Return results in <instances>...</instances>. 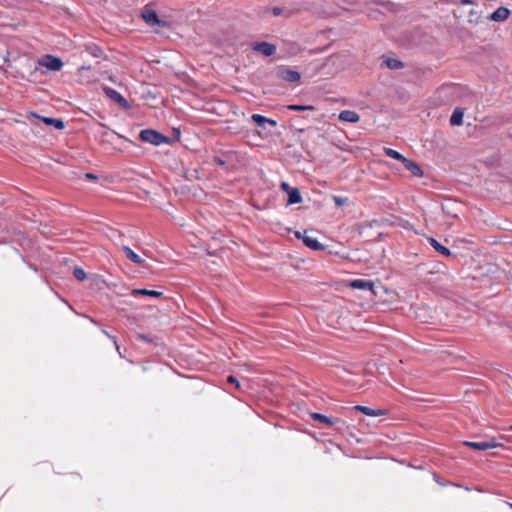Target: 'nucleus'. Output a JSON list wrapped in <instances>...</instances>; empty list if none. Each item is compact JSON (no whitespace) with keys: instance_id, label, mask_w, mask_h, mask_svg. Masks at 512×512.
I'll use <instances>...</instances> for the list:
<instances>
[{"instance_id":"23","label":"nucleus","mask_w":512,"mask_h":512,"mask_svg":"<svg viewBox=\"0 0 512 512\" xmlns=\"http://www.w3.org/2000/svg\"><path fill=\"white\" fill-rule=\"evenodd\" d=\"M133 295H143V296H151V297H161L163 295L162 292L147 290V289H134L132 291Z\"/></svg>"},{"instance_id":"9","label":"nucleus","mask_w":512,"mask_h":512,"mask_svg":"<svg viewBox=\"0 0 512 512\" xmlns=\"http://www.w3.org/2000/svg\"><path fill=\"white\" fill-rule=\"evenodd\" d=\"M39 64L51 71H59L63 66V62L60 58L51 55L45 56L43 59L39 61Z\"/></svg>"},{"instance_id":"14","label":"nucleus","mask_w":512,"mask_h":512,"mask_svg":"<svg viewBox=\"0 0 512 512\" xmlns=\"http://www.w3.org/2000/svg\"><path fill=\"white\" fill-rule=\"evenodd\" d=\"M402 163L404 167L412 173V175L417 177H421L423 175L421 167L416 162L405 157Z\"/></svg>"},{"instance_id":"6","label":"nucleus","mask_w":512,"mask_h":512,"mask_svg":"<svg viewBox=\"0 0 512 512\" xmlns=\"http://www.w3.org/2000/svg\"><path fill=\"white\" fill-rule=\"evenodd\" d=\"M325 427H333L336 432H342L345 428V421L338 417L322 415V430H324ZM322 435H324V431H322Z\"/></svg>"},{"instance_id":"13","label":"nucleus","mask_w":512,"mask_h":512,"mask_svg":"<svg viewBox=\"0 0 512 512\" xmlns=\"http://www.w3.org/2000/svg\"><path fill=\"white\" fill-rule=\"evenodd\" d=\"M30 115L32 117H35L37 119L42 120L47 125L54 126L58 130H62L65 127L64 122L62 120H60V119L49 118V117H42V116H39V115H37L35 113H31Z\"/></svg>"},{"instance_id":"21","label":"nucleus","mask_w":512,"mask_h":512,"mask_svg":"<svg viewBox=\"0 0 512 512\" xmlns=\"http://www.w3.org/2000/svg\"><path fill=\"white\" fill-rule=\"evenodd\" d=\"M428 241L437 252L441 253L444 256H451V251L447 247L440 244L436 239L431 237L428 239Z\"/></svg>"},{"instance_id":"26","label":"nucleus","mask_w":512,"mask_h":512,"mask_svg":"<svg viewBox=\"0 0 512 512\" xmlns=\"http://www.w3.org/2000/svg\"><path fill=\"white\" fill-rule=\"evenodd\" d=\"M385 154L388 157L393 158L398 161H401V162H403V160L405 159V156H403L401 153H399L398 151L393 150L391 148H385Z\"/></svg>"},{"instance_id":"38","label":"nucleus","mask_w":512,"mask_h":512,"mask_svg":"<svg viewBox=\"0 0 512 512\" xmlns=\"http://www.w3.org/2000/svg\"><path fill=\"white\" fill-rule=\"evenodd\" d=\"M331 100H332V98H329V97H323V96H322V101L327 102V101H331Z\"/></svg>"},{"instance_id":"7","label":"nucleus","mask_w":512,"mask_h":512,"mask_svg":"<svg viewBox=\"0 0 512 512\" xmlns=\"http://www.w3.org/2000/svg\"><path fill=\"white\" fill-rule=\"evenodd\" d=\"M280 188L288 194L287 205L297 204L302 201L300 191L297 188L290 187L286 182H282Z\"/></svg>"},{"instance_id":"31","label":"nucleus","mask_w":512,"mask_h":512,"mask_svg":"<svg viewBox=\"0 0 512 512\" xmlns=\"http://www.w3.org/2000/svg\"><path fill=\"white\" fill-rule=\"evenodd\" d=\"M227 382L228 383H231V384H234L235 387L239 390L241 388V385L239 383V381L234 377V376H229L227 378Z\"/></svg>"},{"instance_id":"11","label":"nucleus","mask_w":512,"mask_h":512,"mask_svg":"<svg viewBox=\"0 0 512 512\" xmlns=\"http://www.w3.org/2000/svg\"><path fill=\"white\" fill-rule=\"evenodd\" d=\"M254 51H257L265 56H272L276 52V46L268 42H258L252 46Z\"/></svg>"},{"instance_id":"3","label":"nucleus","mask_w":512,"mask_h":512,"mask_svg":"<svg viewBox=\"0 0 512 512\" xmlns=\"http://www.w3.org/2000/svg\"><path fill=\"white\" fill-rule=\"evenodd\" d=\"M140 139L144 142L160 145L168 143L169 138L152 129H145L140 132Z\"/></svg>"},{"instance_id":"18","label":"nucleus","mask_w":512,"mask_h":512,"mask_svg":"<svg viewBox=\"0 0 512 512\" xmlns=\"http://www.w3.org/2000/svg\"><path fill=\"white\" fill-rule=\"evenodd\" d=\"M373 226H379V222L377 220H373L371 222L360 223L355 226V230L361 236L368 237L366 231L367 229L372 228Z\"/></svg>"},{"instance_id":"4","label":"nucleus","mask_w":512,"mask_h":512,"mask_svg":"<svg viewBox=\"0 0 512 512\" xmlns=\"http://www.w3.org/2000/svg\"><path fill=\"white\" fill-rule=\"evenodd\" d=\"M142 19L150 26L158 25L161 27H169L168 22L161 20L156 11L150 8L149 6H145L141 12Z\"/></svg>"},{"instance_id":"39","label":"nucleus","mask_w":512,"mask_h":512,"mask_svg":"<svg viewBox=\"0 0 512 512\" xmlns=\"http://www.w3.org/2000/svg\"><path fill=\"white\" fill-rule=\"evenodd\" d=\"M321 249L322 251H325L326 247L324 246V244H322Z\"/></svg>"},{"instance_id":"5","label":"nucleus","mask_w":512,"mask_h":512,"mask_svg":"<svg viewBox=\"0 0 512 512\" xmlns=\"http://www.w3.org/2000/svg\"><path fill=\"white\" fill-rule=\"evenodd\" d=\"M276 76L286 82L294 83L300 80V73L285 66H279L276 69Z\"/></svg>"},{"instance_id":"37","label":"nucleus","mask_w":512,"mask_h":512,"mask_svg":"<svg viewBox=\"0 0 512 512\" xmlns=\"http://www.w3.org/2000/svg\"><path fill=\"white\" fill-rule=\"evenodd\" d=\"M97 52H101L99 48H95L93 51L94 56H98Z\"/></svg>"},{"instance_id":"22","label":"nucleus","mask_w":512,"mask_h":512,"mask_svg":"<svg viewBox=\"0 0 512 512\" xmlns=\"http://www.w3.org/2000/svg\"><path fill=\"white\" fill-rule=\"evenodd\" d=\"M463 115H464L463 110L461 108H456L450 117V124L452 126L461 125L463 122Z\"/></svg>"},{"instance_id":"20","label":"nucleus","mask_w":512,"mask_h":512,"mask_svg":"<svg viewBox=\"0 0 512 512\" xmlns=\"http://www.w3.org/2000/svg\"><path fill=\"white\" fill-rule=\"evenodd\" d=\"M251 118L259 127H264L266 123L270 124L273 127L277 125V122L275 120L269 119L259 114H253Z\"/></svg>"},{"instance_id":"40","label":"nucleus","mask_w":512,"mask_h":512,"mask_svg":"<svg viewBox=\"0 0 512 512\" xmlns=\"http://www.w3.org/2000/svg\"><path fill=\"white\" fill-rule=\"evenodd\" d=\"M510 508L512 509V503H509Z\"/></svg>"},{"instance_id":"17","label":"nucleus","mask_w":512,"mask_h":512,"mask_svg":"<svg viewBox=\"0 0 512 512\" xmlns=\"http://www.w3.org/2000/svg\"><path fill=\"white\" fill-rule=\"evenodd\" d=\"M307 233L308 231L305 230L303 236V243L305 244V246L315 251L320 250V242H318V240L315 237L309 236Z\"/></svg>"},{"instance_id":"32","label":"nucleus","mask_w":512,"mask_h":512,"mask_svg":"<svg viewBox=\"0 0 512 512\" xmlns=\"http://www.w3.org/2000/svg\"><path fill=\"white\" fill-rule=\"evenodd\" d=\"M214 161H215V163H217L218 165H221V166L225 165V162H224L222 159H220L219 157H215V158H214Z\"/></svg>"},{"instance_id":"24","label":"nucleus","mask_w":512,"mask_h":512,"mask_svg":"<svg viewBox=\"0 0 512 512\" xmlns=\"http://www.w3.org/2000/svg\"><path fill=\"white\" fill-rule=\"evenodd\" d=\"M385 65L392 70L400 69L404 67V64L399 59L395 58H385L384 59Z\"/></svg>"},{"instance_id":"25","label":"nucleus","mask_w":512,"mask_h":512,"mask_svg":"<svg viewBox=\"0 0 512 512\" xmlns=\"http://www.w3.org/2000/svg\"><path fill=\"white\" fill-rule=\"evenodd\" d=\"M272 14L274 16H285L286 18H289L291 16H293L294 14V11L293 10H290V9H287V8H282V7H274L272 9Z\"/></svg>"},{"instance_id":"28","label":"nucleus","mask_w":512,"mask_h":512,"mask_svg":"<svg viewBox=\"0 0 512 512\" xmlns=\"http://www.w3.org/2000/svg\"><path fill=\"white\" fill-rule=\"evenodd\" d=\"M73 275L79 281H83L87 277L85 271L79 267L74 268Z\"/></svg>"},{"instance_id":"30","label":"nucleus","mask_w":512,"mask_h":512,"mask_svg":"<svg viewBox=\"0 0 512 512\" xmlns=\"http://www.w3.org/2000/svg\"><path fill=\"white\" fill-rule=\"evenodd\" d=\"M332 199L338 207H341L347 203V198L344 197L332 196Z\"/></svg>"},{"instance_id":"36","label":"nucleus","mask_w":512,"mask_h":512,"mask_svg":"<svg viewBox=\"0 0 512 512\" xmlns=\"http://www.w3.org/2000/svg\"><path fill=\"white\" fill-rule=\"evenodd\" d=\"M312 418L316 421H320V413H313Z\"/></svg>"},{"instance_id":"12","label":"nucleus","mask_w":512,"mask_h":512,"mask_svg":"<svg viewBox=\"0 0 512 512\" xmlns=\"http://www.w3.org/2000/svg\"><path fill=\"white\" fill-rule=\"evenodd\" d=\"M510 15V10L506 7L497 8L490 16L489 19L495 22L505 21Z\"/></svg>"},{"instance_id":"8","label":"nucleus","mask_w":512,"mask_h":512,"mask_svg":"<svg viewBox=\"0 0 512 512\" xmlns=\"http://www.w3.org/2000/svg\"><path fill=\"white\" fill-rule=\"evenodd\" d=\"M463 444L467 447L482 451L488 450L490 448L502 447V444L496 442L495 438H491L489 441L482 442L465 441Z\"/></svg>"},{"instance_id":"10","label":"nucleus","mask_w":512,"mask_h":512,"mask_svg":"<svg viewBox=\"0 0 512 512\" xmlns=\"http://www.w3.org/2000/svg\"><path fill=\"white\" fill-rule=\"evenodd\" d=\"M103 90L108 98H110L111 100L118 103L122 108H124V109L130 108L128 101L121 94H119L116 90L109 88V87H104Z\"/></svg>"},{"instance_id":"15","label":"nucleus","mask_w":512,"mask_h":512,"mask_svg":"<svg viewBox=\"0 0 512 512\" xmlns=\"http://www.w3.org/2000/svg\"><path fill=\"white\" fill-rule=\"evenodd\" d=\"M355 410L367 415V416H383L386 415V410L383 409H372L367 406L357 405L354 407Z\"/></svg>"},{"instance_id":"16","label":"nucleus","mask_w":512,"mask_h":512,"mask_svg":"<svg viewBox=\"0 0 512 512\" xmlns=\"http://www.w3.org/2000/svg\"><path fill=\"white\" fill-rule=\"evenodd\" d=\"M338 117L341 121L350 123H357L360 120V116L355 111L351 110L342 111Z\"/></svg>"},{"instance_id":"33","label":"nucleus","mask_w":512,"mask_h":512,"mask_svg":"<svg viewBox=\"0 0 512 512\" xmlns=\"http://www.w3.org/2000/svg\"><path fill=\"white\" fill-rule=\"evenodd\" d=\"M461 5L474 4L473 0H460Z\"/></svg>"},{"instance_id":"1","label":"nucleus","mask_w":512,"mask_h":512,"mask_svg":"<svg viewBox=\"0 0 512 512\" xmlns=\"http://www.w3.org/2000/svg\"><path fill=\"white\" fill-rule=\"evenodd\" d=\"M346 286L364 291L370 300H375L377 298L381 300L382 294L388 293V289L385 288L379 281L373 282L367 279H354L348 281Z\"/></svg>"},{"instance_id":"34","label":"nucleus","mask_w":512,"mask_h":512,"mask_svg":"<svg viewBox=\"0 0 512 512\" xmlns=\"http://www.w3.org/2000/svg\"><path fill=\"white\" fill-rule=\"evenodd\" d=\"M85 176H86V178H88V179H92V180L97 179V176H96V175H94V174H92V173H87Z\"/></svg>"},{"instance_id":"2","label":"nucleus","mask_w":512,"mask_h":512,"mask_svg":"<svg viewBox=\"0 0 512 512\" xmlns=\"http://www.w3.org/2000/svg\"><path fill=\"white\" fill-rule=\"evenodd\" d=\"M346 65V59L344 55L332 54L325 59L322 63V70H325L324 74L333 76L341 71Z\"/></svg>"},{"instance_id":"19","label":"nucleus","mask_w":512,"mask_h":512,"mask_svg":"<svg viewBox=\"0 0 512 512\" xmlns=\"http://www.w3.org/2000/svg\"><path fill=\"white\" fill-rule=\"evenodd\" d=\"M123 252L125 253V256L133 263L135 264H142L144 260L136 254L130 247L123 246L122 247Z\"/></svg>"},{"instance_id":"27","label":"nucleus","mask_w":512,"mask_h":512,"mask_svg":"<svg viewBox=\"0 0 512 512\" xmlns=\"http://www.w3.org/2000/svg\"><path fill=\"white\" fill-rule=\"evenodd\" d=\"M454 207H455V204L454 203H447V204H442V210L444 213L456 218L458 215L457 213H455L454 211Z\"/></svg>"},{"instance_id":"35","label":"nucleus","mask_w":512,"mask_h":512,"mask_svg":"<svg viewBox=\"0 0 512 512\" xmlns=\"http://www.w3.org/2000/svg\"><path fill=\"white\" fill-rule=\"evenodd\" d=\"M295 236H296V238H298V239H302V240H303L304 232H303V233H301V232H299V231H296V232H295Z\"/></svg>"},{"instance_id":"29","label":"nucleus","mask_w":512,"mask_h":512,"mask_svg":"<svg viewBox=\"0 0 512 512\" xmlns=\"http://www.w3.org/2000/svg\"><path fill=\"white\" fill-rule=\"evenodd\" d=\"M289 110L293 111H306V110H314V106H306V105H289L287 107Z\"/></svg>"}]
</instances>
